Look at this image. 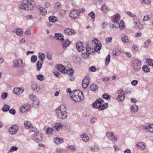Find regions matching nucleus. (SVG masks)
I'll use <instances>...</instances> for the list:
<instances>
[{"mask_svg":"<svg viewBox=\"0 0 153 153\" xmlns=\"http://www.w3.org/2000/svg\"><path fill=\"white\" fill-rule=\"evenodd\" d=\"M66 106L62 105L57 108L55 110V112L57 117L62 120L65 119L67 117Z\"/></svg>","mask_w":153,"mask_h":153,"instance_id":"obj_1","label":"nucleus"},{"mask_svg":"<svg viewBox=\"0 0 153 153\" xmlns=\"http://www.w3.org/2000/svg\"><path fill=\"white\" fill-rule=\"evenodd\" d=\"M70 98L75 102H80L83 100L84 96L83 93L79 90H76L70 96Z\"/></svg>","mask_w":153,"mask_h":153,"instance_id":"obj_2","label":"nucleus"},{"mask_svg":"<svg viewBox=\"0 0 153 153\" xmlns=\"http://www.w3.org/2000/svg\"><path fill=\"white\" fill-rule=\"evenodd\" d=\"M34 5V2L31 0H24L22 4L19 7L21 9H24L27 11L31 10Z\"/></svg>","mask_w":153,"mask_h":153,"instance_id":"obj_3","label":"nucleus"},{"mask_svg":"<svg viewBox=\"0 0 153 153\" xmlns=\"http://www.w3.org/2000/svg\"><path fill=\"white\" fill-rule=\"evenodd\" d=\"M30 129V130L31 131L35 132L34 134V137L36 138L35 141L36 142L40 141L42 139V134L40 133L37 128L35 127H31Z\"/></svg>","mask_w":153,"mask_h":153,"instance_id":"obj_4","label":"nucleus"},{"mask_svg":"<svg viewBox=\"0 0 153 153\" xmlns=\"http://www.w3.org/2000/svg\"><path fill=\"white\" fill-rule=\"evenodd\" d=\"M29 98L30 100L33 102V105L34 107H37L39 106V101L35 95L30 94L29 96Z\"/></svg>","mask_w":153,"mask_h":153,"instance_id":"obj_5","label":"nucleus"},{"mask_svg":"<svg viewBox=\"0 0 153 153\" xmlns=\"http://www.w3.org/2000/svg\"><path fill=\"white\" fill-rule=\"evenodd\" d=\"M134 70L135 71H138L141 68V62L137 59H134L132 62Z\"/></svg>","mask_w":153,"mask_h":153,"instance_id":"obj_6","label":"nucleus"},{"mask_svg":"<svg viewBox=\"0 0 153 153\" xmlns=\"http://www.w3.org/2000/svg\"><path fill=\"white\" fill-rule=\"evenodd\" d=\"M118 95L116 98V100L119 102H122L124 99L125 97V94L124 91L120 90L118 91Z\"/></svg>","mask_w":153,"mask_h":153,"instance_id":"obj_7","label":"nucleus"},{"mask_svg":"<svg viewBox=\"0 0 153 153\" xmlns=\"http://www.w3.org/2000/svg\"><path fill=\"white\" fill-rule=\"evenodd\" d=\"M93 50L91 48H86V52H83L82 54V57L85 59L88 58L89 55V54H91L93 52Z\"/></svg>","mask_w":153,"mask_h":153,"instance_id":"obj_8","label":"nucleus"},{"mask_svg":"<svg viewBox=\"0 0 153 153\" xmlns=\"http://www.w3.org/2000/svg\"><path fill=\"white\" fill-rule=\"evenodd\" d=\"M79 14V11L75 9L72 10L70 13V16L72 19H75L78 18Z\"/></svg>","mask_w":153,"mask_h":153,"instance_id":"obj_9","label":"nucleus"},{"mask_svg":"<svg viewBox=\"0 0 153 153\" xmlns=\"http://www.w3.org/2000/svg\"><path fill=\"white\" fill-rule=\"evenodd\" d=\"M106 135L109 140L113 142H116L118 140L117 137L114 136L112 132H107Z\"/></svg>","mask_w":153,"mask_h":153,"instance_id":"obj_10","label":"nucleus"},{"mask_svg":"<svg viewBox=\"0 0 153 153\" xmlns=\"http://www.w3.org/2000/svg\"><path fill=\"white\" fill-rule=\"evenodd\" d=\"M18 129L19 127L17 125H13L9 128L8 131L10 134H14L17 133Z\"/></svg>","mask_w":153,"mask_h":153,"instance_id":"obj_11","label":"nucleus"},{"mask_svg":"<svg viewBox=\"0 0 153 153\" xmlns=\"http://www.w3.org/2000/svg\"><path fill=\"white\" fill-rule=\"evenodd\" d=\"M103 103H104V101L102 99L99 98L92 104V106L94 108L98 109L100 105Z\"/></svg>","mask_w":153,"mask_h":153,"instance_id":"obj_12","label":"nucleus"},{"mask_svg":"<svg viewBox=\"0 0 153 153\" xmlns=\"http://www.w3.org/2000/svg\"><path fill=\"white\" fill-rule=\"evenodd\" d=\"M92 42L95 44V46H94V50L96 51H97L98 50H100L101 48V44L99 43V42L98 41L97 39L96 38L94 39Z\"/></svg>","mask_w":153,"mask_h":153,"instance_id":"obj_13","label":"nucleus"},{"mask_svg":"<svg viewBox=\"0 0 153 153\" xmlns=\"http://www.w3.org/2000/svg\"><path fill=\"white\" fill-rule=\"evenodd\" d=\"M90 79L88 77H85L82 80V85L83 88H85L88 86L90 83Z\"/></svg>","mask_w":153,"mask_h":153,"instance_id":"obj_14","label":"nucleus"},{"mask_svg":"<svg viewBox=\"0 0 153 153\" xmlns=\"http://www.w3.org/2000/svg\"><path fill=\"white\" fill-rule=\"evenodd\" d=\"M30 108L29 105H21L20 107V110L22 113H25L27 112Z\"/></svg>","mask_w":153,"mask_h":153,"instance_id":"obj_15","label":"nucleus"},{"mask_svg":"<svg viewBox=\"0 0 153 153\" xmlns=\"http://www.w3.org/2000/svg\"><path fill=\"white\" fill-rule=\"evenodd\" d=\"M14 67H21L23 66V62L22 60L19 59L14 60L13 62Z\"/></svg>","mask_w":153,"mask_h":153,"instance_id":"obj_16","label":"nucleus"},{"mask_svg":"<svg viewBox=\"0 0 153 153\" xmlns=\"http://www.w3.org/2000/svg\"><path fill=\"white\" fill-rule=\"evenodd\" d=\"M24 90L22 88H14L13 90V93L17 95H20L21 94Z\"/></svg>","mask_w":153,"mask_h":153,"instance_id":"obj_17","label":"nucleus"},{"mask_svg":"<svg viewBox=\"0 0 153 153\" xmlns=\"http://www.w3.org/2000/svg\"><path fill=\"white\" fill-rule=\"evenodd\" d=\"M64 33L65 34L70 36L75 35L76 34V33L74 30L69 28H67L65 29L64 30Z\"/></svg>","mask_w":153,"mask_h":153,"instance_id":"obj_18","label":"nucleus"},{"mask_svg":"<svg viewBox=\"0 0 153 153\" xmlns=\"http://www.w3.org/2000/svg\"><path fill=\"white\" fill-rule=\"evenodd\" d=\"M31 88L33 90L36 92H38L40 89V86L35 83H33L32 84Z\"/></svg>","mask_w":153,"mask_h":153,"instance_id":"obj_19","label":"nucleus"},{"mask_svg":"<svg viewBox=\"0 0 153 153\" xmlns=\"http://www.w3.org/2000/svg\"><path fill=\"white\" fill-rule=\"evenodd\" d=\"M54 38L56 40L59 41L63 40L64 39L63 35L62 34L59 33H55Z\"/></svg>","mask_w":153,"mask_h":153,"instance_id":"obj_20","label":"nucleus"},{"mask_svg":"<svg viewBox=\"0 0 153 153\" xmlns=\"http://www.w3.org/2000/svg\"><path fill=\"white\" fill-rule=\"evenodd\" d=\"M56 68L59 71L62 73H65V67L62 65L58 64L56 65Z\"/></svg>","mask_w":153,"mask_h":153,"instance_id":"obj_21","label":"nucleus"},{"mask_svg":"<svg viewBox=\"0 0 153 153\" xmlns=\"http://www.w3.org/2000/svg\"><path fill=\"white\" fill-rule=\"evenodd\" d=\"M76 48L79 51L83 50L84 47L83 46L82 43L81 42H78L76 44Z\"/></svg>","mask_w":153,"mask_h":153,"instance_id":"obj_22","label":"nucleus"},{"mask_svg":"<svg viewBox=\"0 0 153 153\" xmlns=\"http://www.w3.org/2000/svg\"><path fill=\"white\" fill-rule=\"evenodd\" d=\"M117 26L120 27V29L122 30L125 28L126 27L124 25V21L121 20L120 22V23H117Z\"/></svg>","mask_w":153,"mask_h":153,"instance_id":"obj_23","label":"nucleus"},{"mask_svg":"<svg viewBox=\"0 0 153 153\" xmlns=\"http://www.w3.org/2000/svg\"><path fill=\"white\" fill-rule=\"evenodd\" d=\"M144 129L148 132L153 133V124H151L148 126H146Z\"/></svg>","mask_w":153,"mask_h":153,"instance_id":"obj_24","label":"nucleus"},{"mask_svg":"<svg viewBox=\"0 0 153 153\" xmlns=\"http://www.w3.org/2000/svg\"><path fill=\"white\" fill-rule=\"evenodd\" d=\"M120 15L119 14H117L113 16L112 22L117 24V23H118V22L120 20Z\"/></svg>","mask_w":153,"mask_h":153,"instance_id":"obj_25","label":"nucleus"},{"mask_svg":"<svg viewBox=\"0 0 153 153\" xmlns=\"http://www.w3.org/2000/svg\"><path fill=\"white\" fill-rule=\"evenodd\" d=\"M122 41L125 43H128L129 42L128 38L127 36L125 34H122L121 36Z\"/></svg>","mask_w":153,"mask_h":153,"instance_id":"obj_26","label":"nucleus"},{"mask_svg":"<svg viewBox=\"0 0 153 153\" xmlns=\"http://www.w3.org/2000/svg\"><path fill=\"white\" fill-rule=\"evenodd\" d=\"M62 47L65 48L67 47L70 44V42L67 39L64 40H62Z\"/></svg>","mask_w":153,"mask_h":153,"instance_id":"obj_27","label":"nucleus"},{"mask_svg":"<svg viewBox=\"0 0 153 153\" xmlns=\"http://www.w3.org/2000/svg\"><path fill=\"white\" fill-rule=\"evenodd\" d=\"M62 7L61 4L58 2H56L54 4V9L53 10L54 12H56L60 8Z\"/></svg>","mask_w":153,"mask_h":153,"instance_id":"obj_28","label":"nucleus"},{"mask_svg":"<svg viewBox=\"0 0 153 153\" xmlns=\"http://www.w3.org/2000/svg\"><path fill=\"white\" fill-rule=\"evenodd\" d=\"M43 62L41 61L38 60L36 64V69L38 71H39L42 68Z\"/></svg>","mask_w":153,"mask_h":153,"instance_id":"obj_29","label":"nucleus"},{"mask_svg":"<svg viewBox=\"0 0 153 153\" xmlns=\"http://www.w3.org/2000/svg\"><path fill=\"white\" fill-rule=\"evenodd\" d=\"M54 142L57 144H59L63 142V140L59 137H56L54 139Z\"/></svg>","mask_w":153,"mask_h":153,"instance_id":"obj_30","label":"nucleus"},{"mask_svg":"<svg viewBox=\"0 0 153 153\" xmlns=\"http://www.w3.org/2000/svg\"><path fill=\"white\" fill-rule=\"evenodd\" d=\"M38 58L39 59V60L44 62V61L45 59V56L43 53L40 52L39 53Z\"/></svg>","mask_w":153,"mask_h":153,"instance_id":"obj_31","label":"nucleus"},{"mask_svg":"<svg viewBox=\"0 0 153 153\" xmlns=\"http://www.w3.org/2000/svg\"><path fill=\"white\" fill-rule=\"evenodd\" d=\"M131 110L132 112H136L138 110V108L137 105H133L130 107Z\"/></svg>","mask_w":153,"mask_h":153,"instance_id":"obj_32","label":"nucleus"},{"mask_svg":"<svg viewBox=\"0 0 153 153\" xmlns=\"http://www.w3.org/2000/svg\"><path fill=\"white\" fill-rule=\"evenodd\" d=\"M15 33L17 35L21 36L23 34V30L20 28H17L16 30Z\"/></svg>","mask_w":153,"mask_h":153,"instance_id":"obj_33","label":"nucleus"},{"mask_svg":"<svg viewBox=\"0 0 153 153\" xmlns=\"http://www.w3.org/2000/svg\"><path fill=\"white\" fill-rule=\"evenodd\" d=\"M39 9L40 11V14L41 15L45 16L47 14V10L45 8L43 7H41Z\"/></svg>","mask_w":153,"mask_h":153,"instance_id":"obj_34","label":"nucleus"},{"mask_svg":"<svg viewBox=\"0 0 153 153\" xmlns=\"http://www.w3.org/2000/svg\"><path fill=\"white\" fill-rule=\"evenodd\" d=\"M108 105V103H103L101 105H100L98 108V109L99 111L102 110L104 109H105L107 107Z\"/></svg>","mask_w":153,"mask_h":153,"instance_id":"obj_35","label":"nucleus"},{"mask_svg":"<svg viewBox=\"0 0 153 153\" xmlns=\"http://www.w3.org/2000/svg\"><path fill=\"white\" fill-rule=\"evenodd\" d=\"M143 71L146 73H148L150 71V69L147 65H145L142 68Z\"/></svg>","mask_w":153,"mask_h":153,"instance_id":"obj_36","label":"nucleus"},{"mask_svg":"<svg viewBox=\"0 0 153 153\" xmlns=\"http://www.w3.org/2000/svg\"><path fill=\"white\" fill-rule=\"evenodd\" d=\"M90 88L92 91H95L98 90V87L96 85L92 84L90 86Z\"/></svg>","mask_w":153,"mask_h":153,"instance_id":"obj_37","label":"nucleus"},{"mask_svg":"<svg viewBox=\"0 0 153 153\" xmlns=\"http://www.w3.org/2000/svg\"><path fill=\"white\" fill-rule=\"evenodd\" d=\"M24 125L25 128L27 129L30 128L32 126L30 122L27 121H26L25 122Z\"/></svg>","mask_w":153,"mask_h":153,"instance_id":"obj_38","label":"nucleus"},{"mask_svg":"<svg viewBox=\"0 0 153 153\" xmlns=\"http://www.w3.org/2000/svg\"><path fill=\"white\" fill-rule=\"evenodd\" d=\"M10 108V106L7 104H4L2 108V110L4 112L8 111Z\"/></svg>","mask_w":153,"mask_h":153,"instance_id":"obj_39","label":"nucleus"},{"mask_svg":"<svg viewBox=\"0 0 153 153\" xmlns=\"http://www.w3.org/2000/svg\"><path fill=\"white\" fill-rule=\"evenodd\" d=\"M48 19L49 21L52 22H55L57 20V18L54 16H49Z\"/></svg>","mask_w":153,"mask_h":153,"instance_id":"obj_40","label":"nucleus"},{"mask_svg":"<svg viewBox=\"0 0 153 153\" xmlns=\"http://www.w3.org/2000/svg\"><path fill=\"white\" fill-rule=\"evenodd\" d=\"M137 146L143 150L144 149L146 148L145 143L143 142L139 143L138 144H137Z\"/></svg>","mask_w":153,"mask_h":153,"instance_id":"obj_41","label":"nucleus"},{"mask_svg":"<svg viewBox=\"0 0 153 153\" xmlns=\"http://www.w3.org/2000/svg\"><path fill=\"white\" fill-rule=\"evenodd\" d=\"M81 137L82 138V140L85 142H87L88 141L89 137L86 134H82Z\"/></svg>","mask_w":153,"mask_h":153,"instance_id":"obj_42","label":"nucleus"},{"mask_svg":"<svg viewBox=\"0 0 153 153\" xmlns=\"http://www.w3.org/2000/svg\"><path fill=\"white\" fill-rule=\"evenodd\" d=\"M74 72V71L72 69L69 68L66 71V73L71 77Z\"/></svg>","mask_w":153,"mask_h":153,"instance_id":"obj_43","label":"nucleus"},{"mask_svg":"<svg viewBox=\"0 0 153 153\" xmlns=\"http://www.w3.org/2000/svg\"><path fill=\"white\" fill-rule=\"evenodd\" d=\"M88 15L91 18L92 21L93 22H94L95 20V14L94 13L93 11H91L88 14Z\"/></svg>","mask_w":153,"mask_h":153,"instance_id":"obj_44","label":"nucleus"},{"mask_svg":"<svg viewBox=\"0 0 153 153\" xmlns=\"http://www.w3.org/2000/svg\"><path fill=\"white\" fill-rule=\"evenodd\" d=\"M141 3L146 5H150L151 4V0H143Z\"/></svg>","mask_w":153,"mask_h":153,"instance_id":"obj_45","label":"nucleus"},{"mask_svg":"<svg viewBox=\"0 0 153 153\" xmlns=\"http://www.w3.org/2000/svg\"><path fill=\"white\" fill-rule=\"evenodd\" d=\"M146 63L149 65L153 66V60L152 59L148 58L146 60Z\"/></svg>","mask_w":153,"mask_h":153,"instance_id":"obj_46","label":"nucleus"},{"mask_svg":"<svg viewBox=\"0 0 153 153\" xmlns=\"http://www.w3.org/2000/svg\"><path fill=\"white\" fill-rule=\"evenodd\" d=\"M63 126L59 123H57L55 124L54 127L57 130H59V129L62 127Z\"/></svg>","mask_w":153,"mask_h":153,"instance_id":"obj_47","label":"nucleus"},{"mask_svg":"<svg viewBox=\"0 0 153 153\" xmlns=\"http://www.w3.org/2000/svg\"><path fill=\"white\" fill-rule=\"evenodd\" d=\"M68 148H69V150L71 152H74L76 149V146L74 145L69 146Z\"/></svg>","mask_w":153,"mask_h":153,"instance_id":"obj_48","label":"nucleus"},{"mask_svg":"<svg viewBox=\"0 0 153 153\" xmlns=\"http://www.w3.org/2000/svg\"><path fill=\"white\" fill-rule=\"evenodd\" d=\"M101 10L104 12H105L109 10L108 7L105 5H103L101 8Z\"/></svg>","mask_w":153,"mask_h":153,"instance_id":"obj_49","label":"nucleus"},{"mask_svg":"<svg viewBox=\"0 0 153 153\" xmlns=\"http://www.w3.org/2000/svg\"><path fill=\"white\" fill-rule=\"evenodd\" d=\"M134 24L135 26L137 25L140 24V19L138 18H134L133 19Z\"/></svg>","mask_w":153,"mask_h":153,"instance_id":"obj_50","label":"nucleus"},{"mask_svg":"<svg viewBox=\"0 0 153 153\" xmlns=\"http://www.w3.org/2000/svg\"><path fill=\"white\" fill-rule=\"evenodd\" d=\"M152 45L151 42L150 40H148L145 42L144 43V46L145 47L147 48Z\"/></svg>","mask_w":153,"mask_h":153,"instance_id":"obj_51","label":"nucleus"},{"mask_svg":"<svg viewBox=\"0 0 153 153\" xmlns=\"http://www.w3.org/2000/svg\"><path fill=\"white\" fill-rule=\"evenodd\" d=\"M135 27L138 30H142L143 29V26L142 24H141L140 23V24L137 25L135 26Z\"/></svg>","mask_w":153,"mask_h":153,"instance_id":"obj_52","label":"nucleus"},{"mask_svg":"<svg viewBox=\"0 0 153 153\" xmlns=\"http://www.w3.org/2000/svg\"><path fill=\"white\" fill-rule=\"evenodd\" d=\"M37 57L33 55L32 56L31 58V62L33 63H35L37 60Z\"/></svg>","mask_w":153,"mask_h":153,"instance_id":"obj_53","label":"nucleus"},{"mask_svg":"<svg viewBox=\"0 0 153 153\" xmlns=\"http://www.w3.org/2000/svg\"><path fill=\"white\" fill-rule=\"evenodd\" d=\"M91 150L94 152H97L99 150V148L96 146H93L91 148Z\"/></svg>","mask_w":153,"mask_h":153,"instance_id":"obj_54","label":"nucleus"},{"mask_svg":"<svg viewBox=\"0 0 153 153\" xmlns=\"http://www.w3.org/2000/svg\"><path fill=\"white\" fill-rule=\"evenodd\" d=\"M110 57L111 55L110 54H108L107 56L105 58V61L107 63H105V65H107V64H108L109 62L110 61Z\"/></svg>","mask_w":153,"mask_h":153,"instance_id":"obj_55","label":"nucleus"},{"mask_svg":"<svg viewBox=\"0 0 153 153\" xmlns=\"http://www.w3.org/2000/svg\"><path fill=\"white\" fill-rule=\"evenodd\" d=\"M102 97L103 98L107 100L109 99L111 97L107 93H104L102 95Z\"/></svg>","mask_w":153,"mask_h":153,"instance_id":"obj_56","label":"nucleus"},{"mask_svg":"<svg viewBox=\"0 0 153 153\" xmlns=\"http://www.w3.org/2000/svg\"><path fill=\"white\" fill-rule=\"evenodd\" d=\"M53 129L50 127H48L47 128L46 130V133L48 134H51L52 132Z\"/></svg>","mask_w":153,"mask_h":153,"instance_id":"obj_57","label":"nucleus"},{"mask_svg":"<svg viewBox=\"0 0 153 153\" xmlns=\"http://www.w3.org/2000/svg\"><path fill=\"white\" fill-rule=\"evenodd\" d=\"M65 151L64 149H61V148H57L56 150V153H63Z\"/></svg>","mask_w":153,"mask_h":153,"instance_id":"obj_58","label":"nucleus"},{"mask_svg":"<svg viewBox=\"0 0 153 153\" xmlns=\"http://www.w3.org/2000/svg\"><path fill=\"white\" fill-rule=\"evenodd\" d=\"M44 77L42 75L39 74L37 76V78L40 81H42L44 79Z\"/></svg>","mask_w":153,"mask_h":153,"instance_id":"obj_59","label":"nucleus"},{"mask_svg":"<svg viewBox=\"0 0 153 153\" xmlns=\"http://www.w3.org/2000/svg\"><path fill=\"white\" fill-rule=\"evenodd\" d=\"M18 148L17 147L12 146L10 150V152H13L14 151H17L18 150Z\"/></svg>","mask_w":153,"mask_h":153,"instance_id":"obj_60","label":"nucleus"},{"mask_svg":"<svg viewBox=\"0 0 153 153\" xmlns=\"http://www.w3.org/2000/svg\"><path fill=\"white\" fill-rule=\"evenodd\" d=\"M126 13L128 16H130L131 17H133L136 16V15L133 14L130 11H126Z\"/></svg>","mask_w":153,"mask_h":153,"instance_id":"obj_61","label":"nucleus"},{"mask_svg":"<svg viewBox=\"0 0 153 153\" xmlns=\"http://www.w3.org/2000/svg\"><path fill=\"white\" fill-rule=\"evenodd\" d=\"M89 70L92 72H94L97 71L96 68L94 66H92L91 67L89 68Z\"/></svg>","mask_w":153,"mask_h":153,"instance_id":"obj_62","label":"nucleus"},{"mask_svg":"<svg viewBox=\"0 0 153 153\" xmlns=\"http://www.w3.org/2000/svg\"><path fill=\"white\" fill-rule=\"evenodd\" d=\"M7 97V94L6 92L3 93L1 95V97L2 99L4 100Z\"/></svg>","mask_w":153,"mask_h":153,"instance_id":"obj_63","label":"nucleus"},{"mask_svg":"<svg viewBox=\"0 0 153 153\" xmlns=\"http://www.w3.org/2000/svg\"><path fill=\"white\" fill-rule=\"evenodd\" d=\"M107 25V22H103L101 24V27L102 29L105 28L106 27Z\"/></svg>","mask_w":153,"mask_h":153,"instance_id":"obj_64","label":"nucleus"}]
</instances>
